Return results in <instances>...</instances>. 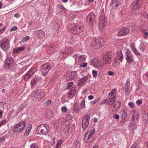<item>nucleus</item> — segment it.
<instances>
[{
    "instance_id": "obj_33",
    "label": "nucleus",
    "mask_w": 148,
    "mask_h": 148,
    "mask_svg": "<svg viewBox=\"0 0 148 148\" xmlns=\"http://www.w3.org/2000/svg\"><path fill=\"white\" fill-rule=\"evenodd\" d=\"M123 119H125L127 117V114L124 111L121 112V116Z\"/></svg>"
},
{
    "instance_id": "obj_10",
    "label": "nucleus",
    "mask_w": 148,
    "mask_h": 148,
    "mask_svg": "<svg viewBox=\"0 0 148 148\" xmlns=\"http://www.w3.org/2000/svg\"><path fill=\"white\" fill-rule=\"evenodd\" d=\"M90 65L99 69H102L103 66L102 64L100 63L97 58H94L90 60Z\"/></svg>"
},
{
    "instance_id": "obj_32",
    "label": "nucleus",
    "mask_w": 148,
    "mask_h": 148,
    "mask_svg": "<svg viewBox=\"0 0 148 148\" xmlns=\"http://www.w3.org/2000/svg\"><path fill=\"white\" fill-rule=\"evenodd\" d=\"M32 73L31 74H29L27 73L26 74L24 75V79L25 80H27L30 78L32 76Z\"/></svg>"
},
{
    "instance_id": "obj_62",
    "label": "nucleus",
    "mask_w": 148,
    "mask_h": 148,
    "mask_svg": "<svg viewBox=\"0 0 148 148\" xmlns=\"http://www.w3.org/2000/svg\"><path fill=\"white\" fill-rule=\"evenodd\" d=\"M119 0H112V5H114Z\"/></svg>"
},
{
    "instance_id": "obj_22",
    "label": "nucleus",
    "mask_w": 148,
    "mask_h": 148,
    "mask_svg": "<svg viewBox=\"0 0 148 148\" xmlns=\"http://www.w3.org/2000/svg\"><path fill=\"white\" fill-rule=\"evenodd\" d=\"M148 15L147 13H143L139 18V20L142 22H146L148 21Z\"/></svg>"
},
{
    "instance_id": "obj_20",
    "label": "nucleus",
    "mask_w": 148,
    "mask_h": 148,
    "mask_svg": "<svg viewBox=\"0 0 148 148\" xmlns=\"http://www.w3.org/2000/svg\"><path fill=\"white\" fill-rule=\"evenodd\" d=\"M34 33L36 34L37 37L40 39H42L43 38L45 35L44 32L41 30L35 31L34 32Z\"/></svg>"
},
{
    "instance_id": "obj_3",
    "label": "nucleus",
    "mask_w": 148,
    "mask_h": 148,
    "mask_svg": "<svg viewBox=\"0 0 148 148\" xmlns=\"http://www.w3.org/2000/svg\"><path fill=\"white\" fill-rule=\"evenodd\" d=\"M51 68L52 66L49 63H47L42 64L40 67V71L42 75L45 76L48 74L49 71Z\"/></svg>"
},
{
    "instance_id": "obj_64",
    "label": "nucleus",
    "mask_w": 148,
    "mask_h": 148,
    "mask_svg": "<svg viewBox=\"0 0 148 148\" xmlns=\"http://www.w3.org/2000/svg\"><path fill=\"white\" fill-rule=\"evenodd\" d=\"M94 98V97L92 95H89L88 97V99L89 100H91L93 99Z\"/></svg>"
},
{
    "instance_id": "obj_61",
    "label": "nucleus",
    "mask_w": 148,
    "mask_h": 148,
    "mask_svg": "<svg viewBox=\"0 0 148 148\" xmlns=\"http://www.w3.org/2000/svg\"><path fill=\"white\" fill-rule=\"evenodd\" d=\"M30 38L29 36H26L23 39V41H27Z\"/></svg>"
},
{
    "instance_id": "obj_34",
    "label": "nucleus",
    "mask_w": 148,
    "mask_h": 148,
    "mask_svg": "<svg viewBox=\"0 0 148 148\" xmlns=\"http://www.w3.org/2000/svg\"><path fill=\"white\" fill-rule=\"evenodd\" d=\"M38 81V79L36 78H34L32 80L31 82V85L34 86L37 83Z\"/></svg>"
},
{
    "instance_id": "obj_17",
    "label": "nucleus",
    "mask_w": 148,
    "mask_h": 148,
    "mask_svg": "<svg viewBox=\"0 0 148 148\" xmlns=\"http://www.w3.org/2000/svg\"><path fill=\"white\" fill-rule=\"evenodd\" d=\"M129 30L127 28L124 27L120 29L118 32V35L119 36L125 35L128 33Z\"/></svg>"
},
{
    "instance_id": "obj_31",
    "label": "nucleus",
    "mask_w": 148,
    "mask_h": 148,
    "mask_svg": "<svg viewBox=\"0 0 148 148\" xmlns=\"http://www.w3.org/2000/svg\"><path fill=\"white\" fill-rule=\"evenodd\" d=\"M139 118L136 115L133 114L132 116V120L133 121H134L135 123L138 122Z\"/></svg>"
},
{
    "instance_id": "obj_23",
    "label": "nucleus",
    "mask_w": 148,
    "mask_h": 148,
    "mask_svg": "<svg viewBox=\"0 0 148 148\" xmlns=\"http://www.w3.org/2000/svg\"><path fill=\"white\" fill-rule=\"evenodd\" d=\"M76 92L75 88L74 87L72 88L68 92V96L69 98H71L73 97Z\"/></svg>"
},
{
    "instance_id": "obj_8",
    "label": "nucleus",
    "mask_w": 148,
    "mask_h": 148,
    "mask_svg": "<svg viewBox=\"0 0 148 148\" xmlns=\"http://www.w3.org/2000/svg\"><path fill=\"white\" fill-rule=\"evenodd\" d=\"M26 124V122L24 121H22L19 122L18 124L14 125L13 130L15 132H18L22 130L25 127Z\"/></svg>"
},
{
    "instance_id": "obj_16",
    "label": "nucleus",
    "mask_w": 148,
    "mask_h": 148,
    "mask_svg": "<svg viewBox=\"0 0 148 148\" xmlns=\"http://www.w3.org/2000/svg\"><path fill=\"white\" fill-rule=\"evenodd\" d=\"M74 58L75 62H82L84 61L86 58V56L85 55H82L78 56V54H75L73 56Z\"/></svg>"
},
{
    "instance_id": "obj_39",
    "label": "nucleus",
    "mask_w": 148,
    "mask_h": 148,
    "mask_svg": "<svg viewBox=\"0 0 148 148\" xmlns=\"http://www.w3.org/2000/svg\"><path fill=\"white\" fill-rule=\"evenodd\" d=\"M73 82H69L67 84V89H69L73 85Z\"/></svg>"
},
{
    "instance_id": "obj_41",
    "label": "nucleus",
    "mask_w": 148,
    "mask_h": 148,
    "mask_svg": "<svg viewBox=\"0 0 148 148\" xmlns=\"http://www.w3.org/2000/svg\"><path fill=\"white\" fill-rule=\"evenodd\" d=\"M130 128L132 129V130H134L136 128V126L135 124H131L130 126Z\"/></svg>"
},
{
    "instance_id": "obj_6",
    "label": "nucleus",
    "mask_w": 148,
    "mask_h": 148,
    "mask_svg": "<svg viewBox=\"0 0 148 148\" xmlns=\"http://www.w3.org/2000/svg\"><path fill=\"white\" fill-rule=\"evenodd\" d=\"M143 3L142 0H136L134 1L131 5V9L134 10H136V14H137L139 13L138 9L140 7Z\"/></svg>"
},
{
    "instance_id": "obj_18",
    "label": "nucleus",
    "mask_w": 148,
    "mask_h": 148,
    "mask_svg": "<svg viewBox=\"0 0 148 148\" xmlns=\"http://www.w3.org/2000/svg\"><path fill=\"white\" fill-rule=\"evenodd\" d=\"M105 17L103 16H101L99 18V28L102 30L103 29L105 24Z\"/></svg>"
},
{
    "instance_id": "obj_5",
    "label": "nucleus",
    "mask_w": 148,
    "mask_h": 148,
    "mask_svg": "<svg viewBox=\"0 0 148 148\" xmlns=\"http://www.w3.org/2000/svg\"><path fill=\"white\" fill-rule=\"evenodd\" d=\"M95 132V129L93 128L92 130L89 131L85 133L84 136V140L87 143L92 141L93 140V135Z\"/></svg>"
},
{
    "instance_id": "obj_9",
    "label": "nucleus",
    "mask_w": 148,
    "mask_h": 148,
    "mask_svg": "<svg viewBox=\"0 0 148 148\" xmlns=\"http://www.w3.org/2000/svg\"><path fill=\"white\" fill-rule=\"evenodd\" d=\"M33 94L35 98L37 101L40 100L44 97L43 92L40 89L35 90Z\"/></svg>"
},
{
    "instance_id": "obj_27",
    "label": "nucleus",
    "mask_w": 148,
    "mask_h": 148,
    "mask_svg": "<svg viewBox=\"0 0 148 148\" xmlns=\"http://www.w3.org/2000/svg\"><path fill=\"white\" fill-rule=\"evenodd\" d=\"M81 109L77 103H75L74 106V110L76 113H79Z\"/></svg>"
},
{
    "instance_id": "obj_57",
    "label": "nucleus",
    "mask_w": 148,
    "mask_h": 148,
    "mask_svg": "<svg viewBox=\"0 0 148 148\" xmlns=\"http://www.w3.org/2000/svg\"><path fill=\"white\" fill-rule=\"evenodd\" d=\"M113 118L115 119H118L119 118V116L117 114H115L113 116Z\"/></svg>"
},
{
    "instance_id": "obj_30",
    "label": "nucleus",
    "mask_w": 148,
    "mask_h": 148,
    "mask_svg": "<svg viewBox=\"0 0 148 148\" xmlns=\"http://www.w3.org/2000/svg\"><path fill=\"white\" fill-rule=\"evenodd\" d=\"M6 80L5 77H0V85L2 86L4 85L6 82Z\"/></svg>"
},
{
    "instance_id": "obj_1",
    "label": "nucleus",
    "mask_w": 148,
    "mask_h": 148,
    "mask_svg": "<svg viewBox=\"0 0 148 148\" xmlns=\"http://www.w3.org/2000/svg\"><path fill=\"white\" fill-rule=\"evenodd\" d=\"M87 42L88 43H90L91 47L98 49L104 45L105 41L104 39L101 38H99L98 39L95 38H89Z\"/></svg>"
},
{
    "instance_id": "obj_11",
    "label": "nucleus",
    "mask_w": 148,
    "mask_h": 148,
    "mask_svg": "<svg viewBox=\"0 0 148 148\" xmlns=\"http://www.w3.org/2000/svg\"><path fill=\"white\" fill-rule=\"evenodd\" d=\"M113 57V55L112 53H106L105 54L103 58V61L106 64H109L111 62Z\"/></svg>"
},
{
    "instance_id": "obj_58",
    "label": "nucleus",
    "mask_w": 148,
    "mask_h": 148,
    "mask_svg": "<svg viewBox=\"0 0 148 148\" xmlns=\"http://www.w3.org/2000/svg\"><path fill=\"white\" fill-rule=\"evenodd\" d=\"M136 103L138 105H141L142 103V100L141 99L137 100L136 101Z\"/></svg>"
},
{
    "instance_id": "obj_37",
    "label": "nucleus",
    "mask_w": 148,
    "mask_h": 148,
    "mask_svg": "<svg viewBox=\"0 0 148 148\" xmlns=\"http://www.w3.org/2000/svg\"><path fill=\"white\" fill-rule=\"evenodd\" d=\"M134 53L137 56H140V53H139L136 49L135 48L132 49Z\"/></svg>"
},
{
    "instance_id": "obj_63",
    "label": "nucleus",
    "mask_w": 148,
    "mask_h": 148,
    "mask_svg": "<svg viewBox=\"0 0 148 148\" xmlns=\"http://www.w3.org/2000/svg\"><path fill=\"white\" fill-rule=\"evenodd\" d=\"M6 123V121L5 120H4L2 122L0 123V127L4 124Z\"/></svg>"
},
{
    "instance_id": "obj_12",
    "label": "nucleus",
    "mask_w": 148,
    "mask_h": 148,
    "mask_svg": "<svg viewBox=\"0 0 148 148\" xmlns=\"http://www.w3.org/2000/svg\"><path fill=\"white\" fill-rule=\"evenodd\" d=\"M13 59L11 58H7L5 61V66L6 69H11L13 66Z\"/></svg>"
},
{
    "instance_id": "obj_21",
    "label": "nucleus",
    "mask_w": 148,
    "mask_h": 148,
    "mask_svg": "<svg viewBox=\"0 0 148 148\" xmlns=\"http://www.w3.org/2000/svg\"><path fill=\"white\" fill-rule=\"evenodd\" d=\"M64 124V121L63 119H58L56 121L55 123V126L57 128L62 127Z\"/></svg>"
},
{
    "instance_id": "obj_43",
    "label": "nucleus",
    "mask_w": 148,
    "mask_h": 148,
    "mask_svg": "<svg viewBox=\"0 0 148 148\" xmlns=\"http://www.w3.org/2000/svg\"><path fill=\"white\" fill-rule=\"evenodd\" d=\"M128 105L131 108H133L135 107V104L133 102H129L128 103Z\"/></svg>"
},
{
    "instance_id": "obj_46",
    "label": "nucleus",
    "mask_w": 148,
    "mask_h": 148,
    "mask_svg": "<svg viewBox=\"0 0 148 148\" xmlns=\"http://www.w3.org/2000/svg\"><path fill=\"white\" fill-rule=\"evenodd\" d=\"M38 145L36 143H33L31 145L30 148H38Z\"/></svg>"
},
{
    "instance_id": "obj_53",
    "label": "nucleus",
    "mask_w": 148,
    "mask_h": 148,
    "mask_svg": "<svg viewBox=\"0 0 148 148\" xmlns=\"http://www.w3.org/2000/svg\"><path fill=\"white\" fill-rule=\"evenodd\" d=\"M87 64L86 62H84L80 66V68H84L86 67L87 66Z\"/></svg>"
},
{
    "instance_id": "obj_55",
    "label": "nucleus",
    "mask_w": 148,
    "mask_h": 148,
    "mask_svg": "<svg viewBox=\"0 0 148 148\" xmlns=\"http://www.w3.org/2000/svg\"><path fill=\"white\" fill-rule=\"evenodd\" d=\"M18 51H23L25 49L24 47H17Z\"/></svg>"
},
{
    "instance_id": "obj_15",
    "label": "nucleus",
    "mask_w": 148,
    "mask_h": 148,
    "mask_svg": "<svg viewBox=\"0 0 148 148\" xmlns=\"http://www.w3.org/2000/svg\"><path fill=\"white\" fill-rule=\"evenodd\" d=\"M125 55L127 62L130 64L132 63L134 61V60L133 56H132L131 52L129 50H127L125 52Z\"/></svg>"
},
{
    "instance_id": "obj_36",
    "label": "nucleus",
    "mask_w": 148,
    "mask_h": 148,
    "mask_svg": "<svg viewBox=\"0 0 148 148\" xmlns=\"http://www.w3.org/2000/svg\"><path fill=\"white\" fill-rule=\"evenodd\" d=\"M36 71V69L34 67H32L27 72L29 74H31L32 73V75L34 74L35 73Z\"/></svg>"
},
{
    "instance_id": "obj_44",
    "label": "nucleus",
    "mask_w": 148,
    "mask_h": 148,
    "mask_svg": "<svg viewBox=\"0 0 148 148\" xmlns=\"http://www.w3.org/2000/svg\"><path fill=\"white\" fill-rule=\"evenodd\" d=\"M92 75L94 77H96L97 75V72L95 70H94L92 71Z\"/></svg>"
},
{
    "instance_id": "obj_51",
    "label": "nucleus",
    "mask_w": 148,
    "mask_h": 148,
    "mask_svg": "<svg viewBox=\"0 0 148 148\" xmlns=\"http://www.w3.org/2000/svg\"><path fill=\"white\" fill-rule=\"evenodd\" d=\"M100 100V99L98 98L95 100L91 101L90 103L91 104H93L97 103Z\"/></svg>"
},
{
    "instance_id": "obj_2",
    "label": "nucleus",
    "mask_w": 148,
    "mask_h": 148,
    "mask_svg": "<svg viewBox=\"0 0 148 148\" xmlns=\"http://www.w3.org/2000/svg\"><path fill=\"white\" fill-rule=\"evenodd\" d=\"M49 130V127L47 125L42 124L38 126L37 129V132L39 134L46 135Z\"/></svg>"
},
{
    "instance_id": "obj_54",
    "label": "nucleus",
    "mask_w": 148,
    "mask_h": 148,
    "mask_svg": "<svg viewBox=\"0 0 148 148\" xmlns=\"http://www.w3.org/2000/svg\"><path fill=\"white\" fill-rule=\"evenodd\" d=\"M129 87H125V93H126V94L127 95L129 94Z\"/></svg>"
},
{
    "instance_id": "obj_49",
    "label": "nucleus",
    "mask_w": 148,
    "mask_h": 148,
    "mask_svg": "<svg viewBox=\"0 0 148 148\" xmlns=\"http://www.w3.org/2000/svg\"><path fill=\"white\" fill-rule=\"evenodd\" d=\"M6 27H4L0 29V35L2 34L5 31Z\"/></svg>"
},
{
    "instance_id": "obj_25",
    "label": "nucleus",
    "mask_w": 148,
    "mask_h": 148,
    "mask_svg": "<svg viewBox=\"0 0 148 148\" xmlns=\"http://www.w3.org/2000/svg\"><path fill=\"white\" fill-rule=\"evenodd\" d=\"M116 55L118 60L120 62H122L123 60V56L121 51L120 50L117 51Z\"/></svg>"
},
{
    "instance_id": "obj_28",
    "label": "nucleus",
    "mask_w": 148,
    "mask_h": 148,
    "mask_svg": "<svg viewBox=\"0 0 148 148\" xmlns=\"http://www.w3.org/2000/svg\"><path fill=\"white\" fill-rule=\"evenodd\" d=\"M145 47V44L144 43L142 42L141 43L139 47V49L141 52L143 53L144 52Z\"/></svg>"
},
{
    "instance_id": "obj_4",
    "label": "nucleus",
    "mask_w": 148,
    "mask_h": 148,
    "mask_svg": "<svg viewBox=\"0 0 148 148\" xmlns=\"http://www.w3.org/2000/svg\"><path fill=\"white\" fill-rule=\"evenodd\" d=\"M10 42L9 40L5 38L0 40V47L4 51H7L9 48Z\"/></svg>"
},
{
    "instance_id": "obj_50",
    "label": "nucleus",
    "mask_w": 148,
    "mask_h": 148,
    "mask_svg": "<svg viewBox=\"0 0 148 148\" xmlns=\"http://www.w3.org/2000/svg\"><path fill=\"white\" fill-rule=\"evenodd\" d=\"M52 103V101L51 100H48L46 101L45 103V106H48L50 105Z\"/></svg>"
},
{
    "instance_id": "obj_52",
    "label": "nucleus",
    "mask_w": 148,
    "mask_h": 148,
    "mask_svg": "<svg viewBox=\"0 0 148 148\" xmlns=\"http://www.w3.org/2000/svg\"><path fill=\"white\" fill-rule=\"evenodd\" d=\"M62 143V140H59L57 142L56 145L58 147H60L61 144Z\"/></svg>"
},
{
    "instance_id": "obj_59",
    "label": "nucleus",
    "mask_w": 148,
    "mask_h": 148,
    "mask_svg": "<svg viewBox=\"0 0 148 148\" xmlns=\"http://www.w3.org/2000/svg\"><path fill=\"white\" fill-rule=\"evenodd\" d=\"M17 29V27H13L10 30V32L14 31Z\"/></svg>"
},
{
    "instance_id": "obj_47",
    "label": "nucleus",
    "mask_w": 148,
    "mask_h": 148,
    "mask_svg": "<svg viewBox=\"0 0 148 148\" xmlns=\"http://www.w3.org/2000/svg\"><path fill=\"white\" fill-rule=\"evenodd\" d=\"M67 110V108L65 106H63L61 108V111L64 113Z\"/></svg>"
},
{
    "instance_id": "obj_26",
    "label": "nucleus",
    "mask_w": 148,
    "mask_h": 148,
    "mask_svg": "<svg viewBox=\"0 0 148 148\" xmlns=\"http://www.w3.org/2000/svg\"><path fill=\"white\" fill-rule=\"evenodd\" d=\"M73 51V49L71 47H66L65 49V52L66 53H67L68 54H69V53L71 54Z\"/></svg>"
},
{
    "instance_id": "obj_38",
    "label": "nucleus",
    "mask_w": 148,
    "mask_h": 148,
    "mask_svg": "<svg viewBox=\"0 0 148 148\" xmlns=\"http://www.w3.org/2000/svg\"><path fill=\"white\" fill-rule=\"evenodd\" d=\"M74 76L70 74L69 75L66 76V79L67 80H71L73 79Z\"/></svg>"
},
{
    "instance_id": "obj_56",
    "label": "nucleus",
    "mask_w": 148,
    "mask_h": 148,
    "mask_svg": "<svg viewBox=\"0 0 148 148\" xmlns=\"http://www.w3.org/2000/svg\"><path fill=\"white\" fill-rule=\"evenodd\" d=\"M107 74L108 75L113 76L114 75V72L112 71H109L108 72Z\"/></svg>"
},
{
    "instance_id": "obj_42",
    "label": "nucleus",
    "mask_w": 148,
    "mask_h": 148,
    "mask_svg": "<svg viewBox=\"0 0 148 148\" xmlns=\"http://www.w3.org/2000/svg\"><path fill=\"white\" fill-rule=\"evenodd\" d=\"M125 87H130V80L129 78L127 79L126 80V82L125 83Z\"/></svg>"
},
{
    "instance_id": "obj_7",
    "label": "nucleus",
    "mask_w": 148,
    "mask_h": 148,
    "mask_svg": "<svg viewBox=\"0 0 148 148\" xmlns=\"http://www.w3.org/2000/svg\"><path fill=\"white\" fill-rule=\"evenodd\" d=\"M69 31L71 33L74 34H78L82 31V29L79 25H74L69 28Z\"/></svg>"
},
{
    "instance_id": "obj_29",
    "label": "nucleus",
    "mask_w": 148,
    "mask_h": 148,
    "mask_svg": "<svg viewBox=\"0 0 148 148\" xmlns=\"http://www.w3.org/2000/svg\"><path fill=\"white\" fill-rule=\"evenodd\" d=\"M29 126L30 127H27V128L26 130V131L24 133V134L25 136H28L30 132L32 129V127L30 125H29Z\"/></svg>"
},
{
    "instance_id": "obj_24",
    "label": "nucleus",
    "mask_w": 148,
    "mask_h": 148,
    "mask_svg": "<svg viewBox=\"0 0 148 148\" xmlns=\"http://www.w3.org/2000/svg\"><path fill=\"white\" fill-rule=\"evenodd\" d=\"M110 97L109 98L108 102L109 104L111 105L113 103V102L115 101L116 100V98L115 95H110Z\"/></svg>"
},
{
    "instance_id": "obj_19",
    "label": "nucleus",
    "mask_w": 148,
    "mask_h": 148,
    "mask_svg": "<svg viewBox=\"0 0 148 148\" xmlns=\"http://www.w3.org/2000/svg\"><path fill=\"white\" fill-rule=\"evenodd\" d=\"M88 77L87 76H85L81 78L78 80L77 84L79 86H82L84 85L85 82L88 79Z\"/></svg>"
},
{
    "instance_id": "obj_48",
    "label": "nucleus",
    "mask_w": 148,
    "mask_h": 148,
    "mask_svg": "<svg viewBox=\"0 0 148 148\" xmlns=\"http://www.w3.org/2000/svg\"><path fill=\"white\" fill-rule=\"evenodd\" d=\"M117 104H119V105H120V102H116L115 104H114L113 105V108L116 109H118V108L119 107V106H120V105H119V106H116V105H117Z\"/></svg>"
},
{
    "instance_id": "obj_14",
    "label": "nucleus",
    "mask_w": 148,
    "mask_h": 148,
    "mask_svg": "<svg viewBox=\"0 0 148 148\" xmlns=\"http://www.w3.org/2000/svg\"><path fill=\"white\" fill-rule=\"evenodd\" d=\"M95 17V15L93 12H90L86 16L87 21L90 23V26L92 25Z\"/></svg>"
},
{
    "instance_id": "obj_35",
    "label": "nucleus",
    "mask_w": 148,
    "mask_h": 148,
    "mask_svg": "<svg viewBox=\"0 0 148 148\" xmlns=\"http://www.w3.org/2000/svg\"><path fill=\"white\" fill-rule=\"evenodd\" d=\"M143 36L144 37L146 38H147L148 36V33L147 31L148 29H143Z\"/></svg>"
},
{
    "instance_id": "obj_13",
    "label": "nucleus",
    "mask_w": 148,
    "mask_h": 148,
    "mask_svg": "<svg viewBox=\"0 0 148 148\" xmlns=\"http://www.w3.org/2000/svg\"><path fill=\"white\" fill-rule=\"evenodd\" d=\"M90 119V117L88 115H86L83 118L82 122V127L83 129H86L88 127Z\"/></svg>"
},
{
    "instance_id": "obj_45",
    "label": "nucleus",
    "mask_w": 148,
    "mask_h": 148,
    "mask_svg": "<svg viewBox=\"0 0 148 148\" xmlns=\"http://www.w3.org/2000/svg\"><path fill=\"white\" fill-rule=\"evenodd\" d=\"M85 107V100H83L82 101L80 104V108L81 109L83 108H84Z\"/></svg>"
},
{
    "instance_id": "obj_60",
    "label": "nucleus",
    "mask_w": 148,
    "mask_h": 148,
    "mask_svg": "<svg viewBox=\"0 0 148 148\" xmlns=\"http://www.w3.org/2000/svg\"><path fill=\"white\" fill-rule=\"evenodd\" d=\"M19 51L17 48H15L13 50V52L14 53L16 54Z\"/></svg>"
},
{
    "instance_id": "obj_40",
    "label": "nucleus",
    "mask_w": 148,
    "mask_h": 148,
    "mask_svg": "<svg viewBox=\"0 0 148 148\" xmlns=\"http://www.w3.org/2000/svg\"><path fill=\"white\" fill-rule=\"evenodd\" d=\"M117 91V90L114 88L112 89L111 91V92L109 93V95H115L114 94L116 93V92Z\"/></svg>"
}]
</instances>
